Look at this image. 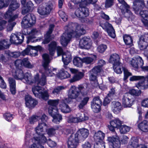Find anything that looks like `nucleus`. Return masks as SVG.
<instances>
[{"label":"nucleus","mask_w":148,"mask_h":148,"mask_svg":"<svg viewBox=\"0 0 148 148\" xmlns=\"http://www.w3.org/2000/svg\"><path fill=\"white\" fill-rule=\"evenodd\" d=\"M25 104L26 106L30 108H34L38 103V101L29 95H27L25 97Z\"/></svg>","instance_id":"21"},{"label":"nucleus","mask_w":148,"mask_h":148,"mask_svg":"<svg viewBox=\"0 0 148 148\" xmlns=\"http://www.w3.org/2000/svg\"><path fill=\"white\" fill-rule=\"evenodd\" d=\"M42 57L44 61L42 66L45 70V72L44 73H42V77L40 79H39V74L37 73L34 76V80H33L31 74L27 72L25 74L23 79V82L24 83L29 84L35 83L38 85L40 84L44 86L46 82V76L51 77L56 74V69L50 67L49 65L51 59L49 55L44 54L43 55Z\"/></svg>","instance_id":"1"},{"label":"nucleus","mask_w":148,"mask_h":148,"mask_svg":"<svg viewBox=\"0 0 148 148\" xmlns=\"http://www.w3.org/2000/svg\"><path fill=\"white\" fill-rule=\"evenodd\" d=\"M78 90L83 96L86 95L89 92V89L87 88H84L82 85H79L78 87Z\"/></svg>","instance_id":"50"},{"label":"nucleus","mask_w":148,"mask_h":148,"mask_svg":"<svg viewBox=\"0 0 148 148\" xmlns=\"http://www.w3.org/2000/svg\"><path fill=\"white\" fill-rule=\"evenodd\" d=\"M31 141L33 143L30 146V148H44L43 145L46 141V138L44 136H42L40 139L38 140L37 137H34L30 141Z\"/></svg>","instance_id":"13"},{"label":"nucleus","mask_w":148,"mask_h":148,"mask_svg":"<svg viewBox=\"0 0 148 148\" xmlns=\"http://www.w3.org/2000/svg\"><path fill=\"white\" fill-rule=\"evenodd\" d=\"M24 38L23 35L20 33H12L10 37V41L11 43L19 44L23 42Z\"/></svg>","instance_id":"16"},{"label":"nucleus","mask_w":148,"mask_h":148,"mask_svg":"<svg viewBox=\"0 0 148 148\" xmlns=\"http://www.w3.org/2000/svg\"><path fill=\"white\" fill-rule=\"evenodd\" d=\"M88 134V130L86 129L83 128L79 130L75 134L76 137H77L79 140H84L86 138Z\"/></svg>","instance_id":"24"},{"label":"nucleus","mask_w":148,"mask_h":148,"mask_svg":"<svg viewBox=\"0 0 148 148\" xmlns=\"http://www.w3.org/2000/svg\"><path fill=\"white\" fill-rule=\"evenodd\" d=\"M58 109H55L54 111L49 109V113L53 117V122L56 124H58L60 122L62 119V117L61 115L58 113Z\"/></svg>","instance_id":"20"},{"label":"nucleus","mask_w":148,"mask_h":148,"mask_svg":"<svg viewBox=\"0 0 148 148\" xmlns=\"http://www.w3.org/2000/svg\"><path fill=\"white\" fill-rule=\"evenodd\" d=\"M47 116L45 114H43L41 117L40 121L39 122L38 126L35 128V130L37 135H35L33 137H36L38 138V140L40 139L42 136H45L43 133L47 129V125L46 122L48 120Z\"/></svg>","instance_id":"4"},{"label":"nucleus","mask_w":148,"mask_h":148,"mask_svg":"<svg viewBox=\"0 0 148 148\" xmlns=\"http://www.w3.org/2000/svg\"><path fill=\"white\" fill-rule=\"evenodd\" d=\"M123 39L125 44L128 45H131L132 43V37L129 35L125 34L123 36Z\"/></svg>","instance_id":"53"},{"label":"nucleus","mask_w":148,"mask_h":148,"mask_svg":"<svg viewBox=\"0 0 148 148\" xmlns=\"http://www.w3.org/2000/svg\"><path fill=\"white\" fill-rule=\"evenodd\" d=\"M22 66L29 68H32L34 67L33 65L32 64L27 58H25L22 60Z\"/></svg>","instance_id":"54"},{"label":"nucleus","mask_w":148,"mask_h":148,"mask_svg":"<svg viewBox=\"0 0 148 148\" xmlns=\"http://www.w3.org/2000/svg\"><path fill=\"white\" fill-rule=\"evenodd\" d=\"M130 64L134 68L137 69L138 67H141L144 64L142 58L137 56L132 59Z\"/></svg>","instance_id":"23"},{"label":"nucleus","mask_w":148,"mask_h":148,"mask_svg":"<svg viewBox=\"0 0 148 148\" xmlns=\"http://www.w3.org/2000/svg\"><path fill=\"white\" fill-rule=\"evenodd\" d=\"M30 48L32 50V52L33 53L36 52L37 55V51H42L43 50V48L40 46L38 45L35 47L30 46Z\"/></svg>","instance_id":"56"},{"label":"nucleus","mask_w":148,"mask_h":148,"mask_svg":"<svg viewBox=\"0 0 148 148\" xmlns=\"http://www.w3.org/2000/svg\"><path fill=\"white\" fill-rule=\"evenodd\" d=\"M113 67L114 71L116 73L120 74L122 73L121 68H122V66L120 62L113 65Z\"/></svg>","instance_id":"46"},{"label":"nucleus","mask_w":148,"mask_h":148,"mask_svg":"<svg viewBox=\"0 0 148 148\" xmlns=\"http://www.w3.org/2000/svg\"><path fill=\"white\" fill-rule=\"evenodd\" d=\"M8 82L10 85V91L13 95H15L16 93V84L14 79L12 77L8 79Z\"/></svg>","instance_id":"34"},{"label":"nucleus","mask_w":148,"mask_h":148,"mask_svg":"<svg viewBox=\"0 0 148 148\" xmlns=\"http://www.w3.org/2000/svg\"><path fill=\"white\" fill-rule=\"evenodd\" d=\"M131 81L143 80L139 82L136 84V87L139 89H146L148 88V75L145 77L143 76H133L130 77Z\"/></svg>","instance_id":"6"},{"label":"nucleus","mask_w":148,"mask_h":148,"mask_svg":"<svg viewBox=\"0 0 148 148\" xmlns=\"http://www.w3.org/2000/svg\"><path fill=\"white\" fill-rule=\"evenodd\" d=\"M73 63L75 66L81 67L82 66V64L83 63V59H81L78 57H75L73 59Z\"/></svg>","instance_id":"51"},{"label":"nucleus","mask_w":148,"mask_h":148,"mask_svg":"<svg viewBox=\"0 0 148 148\" xmlns=\"http://www.w3.org/2000/svg\"><path fill=\"white\" fill-rule=\"evenodd\" d=\"M123 70L124 74L123 79L124 80H125L127 79L129 76H131L132 74L126 68H123Z\"/></svg>","instance_id":"64"},{"label":"nucleus","mask_w":148,"mask_h":148,"mask_svg":"<svg viewBox=\"0 0 148 148\" xmlns=\"http://www.w3.org/2000/svg\"><path fill=\"white\" fill-rule=\"evenodd\" d=\"M54 27V25H49V30L45 35V39L42 42V44H47L52 38H53V37H51V34L53 31Z\"/></svg>","instance_id":"29"},{"label":"nucleus","mask_w":148,"mask_h":148,"mask_svg":"<svg viewBox=\"0 0 148 148\" xmlns=\"http://www.w3.org/2000/svg\"><path fill=\"white\" fill-rule=\"evenodd\" d=\"M58 76L61 79H63L70 77V75L66 71H65L63 69H61L60 71Z\"/></svg>","instance_id":"42"},{"label":"nucleus","mask_w":148,"mask_h":148,"mask_svg":"<svg viewBox=\"0 0 148 148\" xmlns=\"http://www.w3.org/2000/svg\"><path fill=\"white\" fill-rule=\"evenodd\" d=\"M65 103L66 102H65L64 100V103H62V104L59 105V108L62 112L68 113L71 111V109L68 105L66 104Z\"/></svg>","instance_id":"36"},{"label":"nucleus","mask_w":148,"mask_h":148,"mask_svg":"<svg viewBox=\"0 0 148 148\" xmlns=\"http://www.w3.org/2000/svg\"><path fill=\"white\" fill-rule=\"evenodd\" d=\"M71 53L69 52L64 53L62 54V61L64 64V67L66 69V66L71 62L72 60Z\"/></svg>","instance_id":"30"},{"label":"nucleus","mask_w":148,"mask_h":148,"mask_svg":"<svg viewBox=\"0 0 148 148\" xmlns=\"http://www.w3.org/2000/svg\"><path fill=\"white\" fill-rule=\"evenodd\" d=\"M130 130L129 127L126 125H123L121 126L120 128V131L121 133L125 134L128 132Z\"/></svg>","instance_id":"62"},{"label":"nucleus","mask_w":148,"mask_h":148,"mask_svg":"<svg viewBox=\"0 0 148 148\" xmlns=\"http://www.w3.org/2000/svg\"><path fill=\"white\" fill-rule=\"evenodd\" d=\"M111 107L112 111L116 114L119 113L122 109V107L121 103L118 101L112 102L111 104Z\"/></svg>","instance_id":"27"},{"label":"nucleus","mask_w":148,"mask_h":148,"mask_svg":"<svg viewBox=\"0 0 148 148\" xmlns=\"http://www.w3.org/2000/svg\"><path fill=\"white\" fill-rule=\"evenodd\" d=\"M139 14L142 18L141 21L145 27H148V11H141Z\"/></svg>","instance_id":"31"},{"label":"nucleus","mask_w":148,"mask_h":148,"mask_svg":"<svg viewBox=\"0 0 148 148\" xmlns=\"http://www.w3.org/2000/svg\"><path fill=\"white\" fill-rule=\"evenodd\" d=\"M101 71L100 66H95L89 72V76L90 80L94 82V86H97L98 85L97 79L98 73Z\"/></svg>","instance_id":"11"},{"label":"nucleus","mask_w":148,"mask_h":148,"mask_svg":"<svg viewBox=\"0 0 148 148\" xmlns=\"http://www.w3.org/2000/svg\"><path fill=\"white\" fill-rule=\"evenodd\" d=\"M41 118V117H40L39 116H32L29 118V122L31 124H33L34 122H36L38 121H40Z\"/></svg>","instance_id":"59"},{"label":"nucleus","mask_w":148,"mask_h":148,"mask_svg":"<svg viewBox=\"0 0 148 148\" xmlns=\"http://www.w3.org/2000/svg\"><path fill=\"white\" fill-rule=\"evenodd\" d=\"M96 58V56L95 55H92L90 56L87 57L83 58V63L86 64H91L93 63L94 61Z\"/></svg>","instance_id":"39"},{"label":"nucleus","mask_w":148,"mask_h":148,"mask_svg":"<svg viewBox=\"0 0 148 148\" xmlns=\"http://www.w3.org/2000/svg\"><path fill=\"white\" fill-rule=\"evenodd\" d=\"M23 7L22 10V13L25 14L27 13L32 11L33 9L34 5L31 1H29L26 5L25 3L22 5Z\"/></svg>","instance_id":"32"},{"label":"nucleus","mask_w":148,"mask_h":148,"mask_svg":"<svg viewBox=\"0 0 148 148\" xmlns=\"http://www.w3.org/2000/svg\"><path fill=\"white\" fill-rule=\"evenodd\" d=\"M91 106L93 111L95 112H98L100 110V105L91 103Z\"/></svg>","instance_id":"58"},{"label":"nucleus","mask_w":148,"mask_h":148,"mask_svg":"<svg viewBox=\"0 0 148 148\" xmlns=\"http://www.w3.org/2000/svg\"><path fill=\"white\" fill-rule=\"evenodd\" d=\"M97 0H71V1L73 3L75 4H81V6H86L90 4H95L97 1Z\"/></svg>","instance_id":"28"},{"label":"nucleus","mask_w":148,"mask_h":148,"mask_svg":"<svg viewBox=\"0 0 148 148\" xmlns=\"http://www.w3.org/2000/svg\"><path fill=\"white\" fill-rule=\"evenodd\" d=\"M134 101L132 97L129 93L125 94L122 99V103L125 108L130 107Z\"/></svg>","instance_id":"15"},{"label":"nucleus","mask_w":148,"mask_h":148,"mask_svg":"<svg viewBox=\"0 0 148 148\" xmlns=\"http://www.w3.org/2000/svg\"><path fill=\"white\" fill-rule=\"evenodd\" d=\"M69 29H72V32H65L61 37L60 42L61 44L64 46H66L69 42L72 37H77L84 34L86 31L82 25H79L77 23H71L68 26Z\"/></svg>","instance_id":"3"},{"label":"nucleus","mask_w":148,"mask_h":148,"mask_svg":"<svg viewBox=\"0 0 148 148\" xmlns=\"http://www.w3.org/2000/svg\"><path fill=\"white\" fill-rule=\"evenodd\" d=\"M100 26L103 29L107 31L108 35L112 38H114L115 34L114 29L112 25L107 22L101 23Z\"/></svg>","instance_id":"18"},{"label":"nucleus","mask_w":148,"mask_h":148,"mask_svg":"<svg viewBox=\"0 0 148 148\" xmlns=\"http://www.w3.org/2000/svg\"><path fill=\"white\" fill-rule=\"evenodd\" d=\"M32 90L36 97L45 100L48 99L49 95L47 90H43L41 87L38 86L33 87Z\"/></svg>","instance_id":"7"},{"label":"nucleus","mask_w":148,"mask_h":148,"mask_svg":"<svg viewBox=\"0 0 148 148\" xmlns=\"http://www.w3.org/2000/svg\"><path fill=\"white\" fill-rule=\"evenodd\" d=\"M79 140L76 137L75 134L74 136L71 135L69 138L68 141V145L69 148H76L78 146Z\"/></svg>","instance_id":"22"},{"label":"nucleus","mask_w":148,"mask_h":148,"mask_svg":"<svg viewBox=\"0 0 148 148\" xmlns=\"http://www.w3.org/2000/svg\"><path fill=\"white\" fill-rule=\"evenodd\" d=\"M93 148H105V143L103 141L96 142Z\"/></svg>","instance_id":"63"},{"label":"nucleus","mask_w":148,"mask_h":148,"mask_svg":"<svg viewBox=\"0 0 148 148\" xmlns=\"http://www.w3.org/2000/svg\"><path fill=\"white\" fill-rule=\"evenodd\" d=\"M53 4L52 2H48L45 7L40 5L38 8L37 12L40 15L46 16L51 12L53 8Z\"/></svg>","instance_id":"10"},{"label":"nucleus","mask_w":148,"mask_h":148,"mask_svg":"<svg viewBox=\"0 0 148 148\" xmlns=\"http://www.w3.org/2000/svg\"><path fill=\"white\" fill-rule=\"evenodd\" d=\"M105 137V134L99 131L96 132L94 136V138L96 142L103 141V140Z\"/></svg>","instance_id":"35"},{"label":"nucleus","mask_w":148,"mask_h":148,"mask_svg":"<svg viewBox=\"0 0 148 148\" xmlns=\"http://www.w3.org/2000/svg\"><path fill=\"white\" fill-rule=\"evenodd\" d=\"M89 98L88 97H86L83 98L79 104L78 105V107L80 109H82L84 106L87 103Z\"/></svg>","instance_id":"52"},{"label":"nucleus","mask_w":148,"mask_h":148,"mask_svg":"<svg viewBox=\"0 0 148 148\" xmlns=\"http://www.w3.org/2000/svg\"><path fill=\"white\" fill-rule=\"evenodd\" d=\"M58 14L60 16L63 21H67L68 19V16L64 11L62 10H60L58 12Z\"/></svg>","instance_id":"61"},{"label":"nucleus","mask_w":148,"mask_h":148,"mask_svg":"<svg viewBox=\"0 0 148 148\" xmlns=\"http://www.w3.org/2000/svg\"><path fill=\"white\" fill-rule=\"evenodd\" d=\"M54 128L55 131L58 130L62 133H64L66 134L72 133L70 130L64 129L63 127L60 125L56 126L54 127Z\"/></svg>","instance_id":"45"},{"label":"nucleus","mask_w":148,"mask_h":148,"mask_svg":"<svg viewBox=\"0 0 148 148\" xmlns=\"http://www.w3.org/2000/svg\"><path fill=\"white\" fill-rule=\"evenodd\" d=\"M12 75L17 79L23 80L24 75L23 71L20 68H18L15 70L13 71Z\"/></svg>","instance_id":"33"},{"label":"nucleus","mask_w":148,"mask_h":148,"mask_svg":"<svg viewBox=\"0 0 148 148\" xmlns=\"http://www.w3.org/2000/svg\"><path fill=\"white\" fill-rule=\"evenodd\" d=\"M84 76V74L81 72H78L75 74L73 78L70 80L71 82L78 81L81 79Z\"/></svg>","instance_id":"47"},{"label":"nucleus","mask_w":148,"mask_h":148,"mask_svg":"<svg viewBox=\"0 0 148 148\" xmlns=\"http://www.w3.org/2000/svg\"><path fill=\"white\" fill-rule=\"evenodd\" d=\"M59 100H49L48 101V103L49 105L51 106L48 109V111L49 109L52 110V112L53 110L54 111L55 109H58L56 107V106L58 105L59 103Z\"/></svg>","instance_id":"40"},{"label":"nucleus","mask_w":148,"mask_h":148,"mask_svg":"<svg viewBox=\"0 0 148 148\" xmlns=\"http://www.w3.org/2000/svg\"><path fill=\"white\" fill-rule=\"evenodd\" d=\"M30 45L28 46L27 48L23 50L21 53V55L23 56L27 55H30L31 56H37L36 52L33 53L32 52V50L30 47Z\"/></svg>","instance_id":"41"},{"label":"nucleus","mask_w":148,"mask_h":148,"mask_svg":"<svg viewBox=\"0 0 148 148\" xmlns=\"http://www.w3.org/2000/svg\"><path fill=\"white\" fill-rule=\"evenodd\" d=\"M85 6H82L80 4L79 7L75 10L74 14H73L72 16L74 18L76 17L80 19L84 18L88 16L89 14V11Z\"/></svg>","instance_id":"9"},{"label":"nucleus","mask_w":148,"mask_h":148,"mask_svg":"<svg viewBox=\"0 0 148 148\" xmlns=\"http://www.w3.org/2000/svg\"><path fill=\"white\" fill-rule=\"evenodd\" d=\"M145 7L148 8V0H135L133 2V8L137 14Z\"/></svg>","instance_id":"8"},{"label":"nucleus","mask_w":148,"mask_h":148,"mask_svg":"<svg viewBox=\"0 0 148 148\" xmlns=\"http://www.w3.org/2000/svg\"><path fill=\"white\" fill-rule=\"evenodd\" d=\"M128 148H147V146L143 144H138V140L135 137H132Z\"/></svg>","instance_id":"26"},{"label":"nucleus","mask_w":148,"mask_h":148,"mask_svg":"<svg viewBox=\"0 0 148 148\" xmlns=\"http://www.w3.org/2000/svg\"><path fill=\"white\" fill-rule=\"evenodd\" d=\"M36 22V18L35 16L33 14H29L24 16L21 22V25L25 29L22 32L23 34L27 35L29 34V36H27V43H28L30 42H35L38 41V39H36L34 35L37 33L38 31L36 29H33L30 30L27 29V28L31 26L34 24Z\"/></svg>","instance_id":"2"},{"label":"nucleus","mask_w":148,"mask_h":148,"mask_svg":"<svg viewBox=\"0 0 148 148\" xmlns=\"http://www.w3.org/2000/svg\"><path fill=\"white\" fill-rule=\"evenodd\" d=\"M139 128L142 131L145 132L148 131V121H144L138 125Z\"/></svg>","instance_id":"43"},{"label":"nucleus","mask_w":148,"mask_h":148,"mask_svg":"<svg viewBox=\"0 0 148 148\" xmlns=\"http://www.w3.org/2000/svg\"><path fill=\"white\" fill-rule=\"evenodd\" d=\"M78 122H80L88 120V117L84 114L78 113L76 115Z\"/></svg>","instance_id":"48"},{"label":"nucleus","mask_w":148,"mask_h":148,"mask_svg":"<svg viewBox=\"0 0 148 148\" xmlns=\"http://www.w3.org/2000/svg\"><path fill=\"white\" fill-rule=\"evenodd\" d=\"M6 19L8 20V23L7 27V30L8 31H12L13 29V27L16 24V23L14 22H12L14 20L9 21L8 18H6L4 17Z\"/></svg>","instance_id":"55"},{"label":"nucleus","mask_w":148,"mask_h":148,"mask_svg":"<svg viewBox=\"0 0 148 148\" xmlns=\"http://www.w3.org/2000/svg\"><path fill=\"white\" fill-rule=\"evenodd\" d=\"M138 44L141 50L146 48L148 45V33H145L140 37Z\"/></svg>","instance_id":"19"},{"label":"nucleus","mask_w":148,"mask_h":148,"mask_svg":"<svg viewBox=\"0 0 148 148\" xmlns=\"http://www.w3.org/2000/svg\"><path fill=\"white\" fill-rule=\"evenodd\" d=\"M9 2L12 1L9 6L8 10L4 15V17L6 18H8L9 21L15 20L18 17L19 13L18 12L16 14L12 15V11H14L18 8L20 5V4L18 3L16 1L14 0H9Z\"/></svg>","instance_id":"5"},{"label":"nucleus","mask_w":148,"mask_h":148,"mask_svg":"<svg viewBox=\"0 0 148 148\" xmlns=\"http://www.w3.org/2000/svg\"><path fill=\"white\" fill-rule=\"evenodd\" d=\"M57 43L55 41L51 42L48 45V50L50 55L53 56L55 52V50L57 48Z\"/></svg>","instance_id":"38"},{"label":"nucleus","mask_w":148,"mask_h":148,"mask_svg":"<svg viewBox=\"0 0 148 148\" xmlns=\"http://www.w3.org/2000/svg\"><path fill=\"white\" fill-rule=\"evenodd\" d=\"M119 60L120 58L119 55L117 54L114 53L110 56L109 61L110 63L114 65L120 62Z\"/></svg>","instance_id":"37"},{"label":"nucleus","mask_w":148,"mask_h":148,"mask_svg":"<svg viewBox=\"0 0 148 148\" xmlns=\"http://www.w3.org/2000/svg\"><path fill=\"white\" fill-rule=\"evenodd\" d=\"M119 2L121 4L120 6V8L122 11H125V15L128 18L132 19L133 18L134 16L132 13L129 10L130 6L127 4L124 0H118Z\"/></svg>","instance_id":"14"},{"label":"nucleus","mask_w":148,"mask_h":148,"mask_svg":"<svg viewBox=\"0 0 148 148\" xmlns=\"http://www.w3.org/2000/svg\"><path fill=\"white\" fill-rule=\"evenodd\" d=\"M10 44L7 40H3L0 41V50L8 48Z\"/></svg>","instance_id":"49"},{"label":"nucleus","mask_w":148,"mask_h":148,"mask_svg":"<svg viewBox=\"0 0 148 148\" xmlns=\"http://www.w3.org/2000/svg\"><path fill=\"white\" fill-rule=\"evenodd\" d=\"M78 88L75 86H72L68 92V98L64 99V101L69 103L72 99H76L79 95V92L78 91Z\"/></svg>","instance_id":"12"},{"label":"nucleus","mask_w":148,"mask_h":148,"mask_svg":"<svg viewBox=\"0 0 148 148\" xmlns=\"http://www.w3.org/2000/svg\"><path fill=\"white\" fill-rule=\"evenodd\" d=\"M122 124V121L118 118H116L110 122V125L116 128H119Z\"/></svg>","instance_id":"44"},{"label":"nucleus","mask_w":148,"mask_h":148,"mask_svg":"<svg viewBox=\"0 0 148 148\" xmlns=\"http://www.w3.org/2000/svg\"><path fill=\"white\" fill-rule=\"evenodd\" d=\"M9 3V0H0V9L7 7Z\"/></svg>","instance_id":"60"},{"label":"nucleus","mask_w":148,"mask_h":148,"mask_svg":"<svg viewBox=\"0 0 148 148\" xmlns=\"http://www.w3.org/2000/svg\"><path fill=\"white\" fill-rule=\"evenodd\" d=\"M108 140L109 144L112 145L113 148H119L121 146V143L119 137L116 136L109 137L108 138Z\"/></svg>","instance_id":"25"},{"label":"nucleus","mask_w":148,"mask_h":148,"mask_svg":"<svg viewBox=\"0 0 148 148\" xmlns=\"http://www.w3.org/2000/svg\"><path fill=\"white\" fill-rule=\"evenodd\" d=\"M106 45L104 44H102L99 45L97 49L98 52L99 53H103L107 49Z\"/></svg>","instance_id":"57"},{"label":"nucleus","mask_w":148,"mask_h":148,"mask_svg":"<svg viewBox=\"0 0 148 148\" xmlns=\"http://www.w3.org/2000/svg\"><path fill=\"white\" fill-rule=\"evenodd\" d=\"M92 42L89 37H84L81 39L79 41V45L82 48L89 49L92 46Z\"/></svg>","instance_id":"17"}]
</instances>
